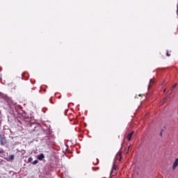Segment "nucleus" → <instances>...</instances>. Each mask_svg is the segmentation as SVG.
<instances>
[{"label":"nucleus","mask_w":178,"mask_h":178,"mask_svg":"<svg viewBox=\"0 0 178 178\" xmlns=\"http://www.w3.org/2000/svg\"><path fill=\"white\" fill-rule=\"evenodd\" d=\"M117 169H118V165H116V164H113L112 167V170L110 173L111 176H115L116 175Z\"/></svg>","instance_id":"nucleus-1"},{"label":"nucleus","mask_w":178,"mask_h":178,"mask_svg":"<svg viewBox=\"0 0 178 178\" xmlns=\"http://www.w3.org/2000/svg\"><path fill=\"white\" fill-rule=\"evenodd\" d=\"M122 151H119L118 153L116 155V159L117 161H119V162H120V161H122Z\"/></svg>","instance_id":"nucleus-2"},{"label":"nucleus","mask_w":178,"mask_h":178,"mask_svg":"<svg viewBox=\"0 0 178 178\" xmlns=\"http://www.w3.org/2000/svg\"><path fill=\"white\" fill-rule=\"evenodd\" d=\"M177 166H178V159H176L175 162L172 164V170H175V169H176Z\"/></svg>","instance_id":"nucleus-3"},{"label":"nucleus","mask_w":178,"mask_h":178,"mask_svg":"<svg viewBox=\"0 0 178 178\" xmlns=\"http://www.w3.org/2000/svg\"><path fill=\"white\" fill-rule=\"evenodd\" d=\"M133 134H134V131H131L127 136V138L128 141H130L131 140V137H133Z\"/></svg>","instance_id":"nucleus-4"},{"label":"nucleus","mask_w":178,"mask_h":178,"mask_svg":"<svg viewBox=\"0 0 178 178\" xmlns=\"http://www.w3.org/2000/svg\"><path fill=\"white\" fill-rule=\"evenodd\" d=\"M154 83H155V81L154 79H150L148 87H147V90L151 89V87H152V84H154Z\"/></svg>","instance_id":"nucleus-5"},{"label":"nucleus","mask_w":178,"mask_h":178,"mask_svg":"<svg viewBox=\"0 0 178 178\" xmlns=\"http://www.w3.org/2000/svg\"><path fill=\"white\" fill-rule=\"evenodd\" d=\"M44 158H45V156H44V154H40V155L38 156L37 159H38V161H42Z\"/></svg>","instance_id":"nucleus-6"},{"label":"nucleus","mask_w":178,"mask_h":178,"mask_svg":"<svg viewBox=\"0 0 178 178\" xmlns=\"http://www.w3.org/2000/svg\"><path fill=\"white\" fill-rule=\"evenodd\" d=\"M4 144H6V138H1V145H4Z\"/></svg>","instance_id":"nucleus-7"},{"label":"nucleus","mask_w":178,"mask_h":178,"mask_svg":"<svg viewBox=\"0 0 178 178\" xmlns=\"http://www.w3.org/2000/svg\"><path fill=\"white\" fill-rule=\"evenodd\" d=\"M13 159H15V156L12 154L8 157V159H7V161H13Z\"/></svg>","instance_id":"nucleus-8"},{"label":"nucleus","mask_w":178,"mask_h":178,"mask_svg":"<svg viewBox=\"0 0 178 178\" xmlns=\"http://www.w3.org/2000/svg\"><path fill=\"white\" fill-rule=\"evenodd\" d=\"M33 165H35L37 163H38V161L37 160H35L34 161H33Z\"/></svg>","instance_id":"nucleus-9"},{"label":"nucleus","mask_w":178,"mask_h":178,"mask_svg":"<svg viewBox=\"0 0 178 178\" xmlns=\"http://www.w3.org/2000/svg\"><path fill=\"white\" fill-rule=\"evenodd\" d=\"M28 161L29 162H33V159L31 157H29Z\"/></svg>","instance_id":"nucleus-10"},{"label":"nucleus","mask_w":178,"mask_h":178,"mask_svg":"<svg viewBox=\"0 0 178 178\" xmlns=\"http://www.w3.org/2000/svg\"><path fill=\"white\" fill-rule=\"evenodd\" d=\"M166 56H170V54H169V51L167 50Z\"/></svg>","instance_id":"nucleus-11"},{"label":"nucleus","mask_w":178,"mask_h":178,"mask_svg":"<svg viewBox=\"0 0 178 178\" xmlns=\"http://www.w3.org/2000/svg\"><path fill=\"white\" fill-rule=\"evenodd\" d=\"M176 87H177V83H175L173 86H172V90L176 88Z\"/></svg>","instance_id":"nucleus-12"},{"label":"nucleus","mask_w":178,"mask_h":178,"mask_svg":"<svg viewBox=\"0 0 178 178\" xmlns=\"http://www.w3.org/2000/svg\"><path fill=\"white\" fill-rule=\"evenodd\" d=\"M166 92V89H164V90H163V92Z\"/></svg>","instance_id":"nucleus-13"},{"label":"nucleus","mask_w":178,"mask_h":178,"mask_svg":"<svg viewBox=\"0 0 178 178\" xmlns=\"http://www.w3.org/2000/svg\"><path fill=\"white\" fill-rule=\"evenodd\" d=\"M129 149H130V146L128 147V151H129Z\"/></svg>","instance_id":"nucleus-14"},{"label":"nucleus","mask_w":178,"mask_h":178,"mask_svg":"<svg viewBox=\"0 0 178 178\" xmlns=\"http://www.w3.org/2000/svg\"><path fill=\"white\" fill-rule=\"evenodd\" d=\"M0 154H2V151L0 150Z\"/></svg>","instance_id":"nucleus-15"},{"label":"nucleus","mask_w":178,"mask_h":178,"mask_svg":"<svg viewBox=\"0 0 178 178\" xmlns=\"http://www.w3.org/2000/svg\"><path fill=\"white\" fill-rule=\"evenodd\" d=\"M74 124H77V123L75 122Z\"/></svg>","instance_id":"nucleus-16"}]
</instances>
